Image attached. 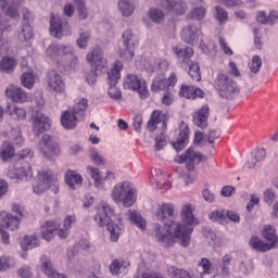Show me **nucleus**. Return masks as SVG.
Instances as JSON below:
<instances>
[{
    "label": "nucleus",
    "mask_w": 278,
    "mask_h": 278,
    "mask_svg": "<svg viewBox=\"0 0 278 278\" xmlns=\"http://www.w3.org/2000/svg\"><path fill=\"white\" fill-rule=\"evenodd\" d=\"M87 172L89 173L92 180H94L96 188H103V184L105 179L101 177V173L99 172V168L97 167H87Z\"/></svg>",
    "instance_id": "45"
},
{
    "label": "nucleus",
    "mask_w": 278,
    "mask_h": 278,
    "mask_svg": "<svg viewBox=\"0 0 278 278\" xmlns=\"http://www.w3.org/2000/svg\"><path fill=\"white\" fill-rule=\"evenodd\" d=\"M18 227H21V218L10 214L8 211L0 212V233L4 244H10V233L3 229L18 231Z\"/></svg>",
    "instance_id": "8"
},
{
    "label": "nucleus",
    "mask_w": 278,
    "mask_h": 278,
    "mask_svg": "<svg viewBox=\"0 0 278 278\" xmlns=\"http://www.w3.org/2000/svg\"><path fill=\"white\" fill-rule=\"evenodd\" d=\"M172 12H175L178 16L184 15L185 12H188V4L185 1H176L174 3V9Z\"/></svg>",
    "instance_id": "60"
},
{
    "label": "nucleus",
    "mask_w": 278,
    "mask_h": 278,
    "mask_svg": "<svg viewBox=\"0 0 278 278\" xmlns=\"http://www.w3.org/2000/svg\"><path fill=\"white\" fill-rule=\"evenodd\" d=\"M266 159V150L263 148L254 150L252 159L248 162V168H255L257 162H263Z\"/></svg>",
    "instance_id": "40"
},
{
    "label": "nucleus",
    "mask_w": 278,
    "mask_h": 278,
    "mask_svg": "<svg viewBox=\"0 0 278 278\" xmlns=\"http://www.w3.org/2000/svg\"><path fill=\"white\" fill-rule=\"evenodd\" d=\"M22 247L23 249H36V247H40V241L36 236H26L22 241Z\"/></svg>",
    "instance_id": "52"
},
{
    "label": "nucleus",
    "mask_w": 278,
    "mask_h": 278,
    "mask_svg": "<svg viewBox=\"0 0 278 278\" xmlns=\"http://www.w3.org/2000/svg\"><path fill=\"white\" fill-rule=\"evenodd\" d=\"M16 68V61L10 56H4L0 62V71L3 73H12Z\"/></svg>",
    "instance_id": "46"
},
{
    "label": "nucleus",
    "mask_w": 278,
    "mask_h": 278,
    "mask_svg": "<svg viewBox=\"0 0 278 278\" xmlns=\"http://www.w3.org/2000/svg\"><path fill=\"white\" fill-rule=\"evenodd\" d=\"M198 266L203 269L202 273H200L201 277H203V275H212V273H214V265L208 258H201L198 262Z\"/></svg>",
    "instance_id": "47"
},
{
    "label": "nucleus",
    "mask_w": 278,
    "mask_h": 278,
    "mask_svg": "<svg viewBox=\"0 0 278 278\" xmlns=\"http://www.w3.org/2000/svg\"><path fill=\"white\" fill-rule=\"evenodd\" d=\"M189 138H190V128L188 127V124H186L185 122H181L179 125L178 137L176 138L175 141H172V146L176 151H181L186 149Z\"/></svg>",
    "instance_id": "22"
},
{
    "label": "nucleus",
    "mask_w": 278,
    "mask_h": 278,
    "mask_svg": "<svg viewBox=\"0 0 278 278\" xmlns=\"http://www.w3.org/2000/svg\"><path fill=\"white\" fill-rule=\"evenodd\" d=\"M123 48H121L119 55L123 60H132L136 47H138V39L134 37V31L127 29L123 34Z\"/></svg>",
    "instance_id": "12"
},
{
    "label": "nucleus",
    "mask_w": 278,
    "mask_h": 278,
    "mask_svg": "<svg viewBox=\"0 0 278 278\" xmlns=\"http://www.w3.org/2000/svg\"><path fill=\"white\" fill-rule=\"evenodd\" d=\"M73 53V47L64 46L62 43H51L46 50V54L51 60H59L64 55H71Z\"/></svg>",
    "instance_id": "21"
},
{
    "label": "nucleus",
    "mask_w": 278,
    "mask_h": 278,
    "mask_svg": "<svg viewBox=\"0 0 278 278\" xmlns=\"http://www.w3.org/2000/svg\"><path fill=\"white\" fill-rule=\"evenodd\" d=\"M77 223V217L75 215H67L63 219V228L58 230V236L61 240L68 238V233H71V229H73V225Z\"/></svg>",
    "instance_id": "30"
},
{
    "label": "nucleus",
    "mask_w": 278,
    "mask_h": 278,
    "mask_svg": "<svg viewBox=\"0 0 278 278\" xmlns=\"http://www.w3.org/2000/svg\"><path fill=\"white\" fill-rule=\"evenodd\" d=\"M14 266V260L7 256L0 257V270H8V268Z\"/></svg>",
    "instance_id": "63"
},
{
    "label": "nucleus",
    "mask_w": 278,
    "mask_h": 278,
    "mask_svg": "<svg viewBox=\"0 0 278 278\" xmlns=\"http://www.w3.org/2000/svg\"><path fill=\"white\" fill-rule=\"evenodd\" d=\"M176 161L178 164H186L187 170H194L195 166H199L201 162H207V156L201 154L194 149L189 148L182 155H179Z\"/></svg>",
    "instance_id": "11"
},
{
    "label": "nucleus",
    "mask_w": 278,
    "mask_h": 278,
    "mask_svg": "<svg viewBox=\"0 0 278 278\" xmlns=\"http://www.w3.org/2000/svg\"><path fill=\"white\" fill-rule=\"evenodd\" d=\"M214 88L222 99H236L237 94H240V86L227 74H217Z\"/></svg>",
    "instance_id": "7"
},
{
    "label": "nucleus",
    "mask_w": 278,
    "mask_h": 278,
    "mask_svg": "<svg viewBox=\"0 0 278 278\" xmlns=\"http://www.w3.org/2000/svg\"><path fill=\"white\" fill-rule=\"evenodd\" d=\"M215 10V18L218 21L219 25H224L229 20V13L227 10L223 9V7L216 5Z\"/></svg>",
    "instance_id": "49"
},
{
    "label": "nucleus",
    "mask_w": 278,
    "mask_h": 278,
    "mask_svg": "<svg viewBox=\"0 0 278 278\" xmlns=\"http://www.w3.org/2000/svg\"><path fill=\"white\" fill-rule=\"evenodd\" d=\"M249 244L251 249H254V251H260L261 253H266V251H270L273 249V244L262 241V239H260L257 236H252Z\"/></svg>",
    "instance_id": "37"
},
{
    "label": "nucleus",
    "mask_w": 278,
    "mask_h": 278,
    "mask_svg": "<svg viewBox=\"0 0 278 278\" xmlns=\"http://www.w3.org/2000/svg\"><path fill=\"white\" fill-rule=\"evenodd\" d=\"M16 155V151L12 147V144L8 141H4L0 148V157L3 162H8V160H12Z\"/></svg>",
    "instance_id": "39"
},
{
    "label": "nucleus",
    "mask_w": 278,
    "mask_h": 278,
    "mask_svg": "<svg viewBox=\"0 0 278 278\" xmlns=\"http://www.w3.org/2000/svg\"><path fill=\"white\" fill-rule=\"evenodd\" d=\"M201 36H203V33L201 27L197 24H188L182 28L181 31V40H184L186 45H191L192 47L199 45Z\"/></svg>",
    "instance_id": "14"
},
{
    "label": "nucleus",
    "mask_w": 278,
    "mask_h": 278,
    "mask_svg": "<svg viewBox=\"0 0 278 278\" xmlns=\"http://www.w3.org/2000/svg\"><path fill=\"white\" fill-rule=\"evenodd\" d=\"M90 40V33H80L79 38L76 41L79 49H86L88 47V41Z\"/></svg>",
    "instance_id": "61"
},
{
    "label": "nucleus",
    "mask_w": 278,
    "mask_h": 278,
    "mask_svg": "<svg viewBox=\"0 0 278 278\" xmlns=\"http://www.w3.org/2000/svg\"><path fill=\"white\" fill-rule=\"evenodd\" d=\"M74 112L75 115L79 116L80 118H84L86 116V110H88V99L83 98L80 99L74 108L70 109Z\"/></svg>",
    "instance_id": "43"
},
{
    "label": "nucleus",
    "mask_w": 278,
    "mask_h": 278,
    "mask_svg": "<svg viewBox=\"0 0 278 278\" xmlns=\"http://www.w3.org/2000/svg\"><path fill=\"white\" fill-rule=\"evenodd\" d=\"M47 84L49 92L66 96V83H64V79H62V76L58 72L50 71L48 73Z\"/></svg>",
    "instance_id": "15"
},
{
    "label": "nucleus",
    "mask_w": 278,
    "mask_h": 278,
    "mask_svg": "<svg viewBox=\"0 0 278 278\" xmlns=\"http://www.w3.org/2000/svg\"><path fill=\"white\" fill-rule=\"evenodd\" d=\"M38 149L46 160H55L62 153L60 143L51 135L42 136Z\"/></svg>",
    "instance_id": "9"
},
{
    "label": "nucleus",
    "mask_w": 278,
    "mask_h": 278,
    "mask_svg": "<svg viewBox=\"0 0 278 278\" xmlns=\"http://www.w3.org/2000/svg\"><path fill=\"white\" fill-rule=\"evenodd\" d=\"M21 84L24 88L31 90V88H34V84H36V77L33 73H24L21 76Z\"/></svg>",
    "instance_id": "50"
},
{
    "label": "nucleus",
    "mask_w": 278,
    "mask_h": 278,
    "mask_svg": "<svg viewBox=\"0 0 278 278\" xmlns=\"http://www.w3.org/2000/svg\"><path fill=\"white\" fill-rule=\"evenodd\" d=\"M206 14L207 9H205L204 7H195L191 9L190 12L187 14V18H190L191 21H203Z\"/></svg>",
    "instance_id": "41"
},
{
    "label": "nucleus",
    "mask_w": 278,
    "mask_h": 278,
    "mask_svg": "<svg viewBox=\"0 0 278 278\" xmlns=\"http://www.w3.org/2000/svg\"><path fill=\"white\" fill-rule=\"evenodd\" d=\"M10 179H15V181H29L34 177V170H31V165L25 164L8 173Z\"/></svg>",
    "instance_id": "19"
},
{
    "label": "nucleus",
    "mask_w": 278,
    "mask_h": 278,
    "mask_svg": "<svg viewBox=\"0 0 278 278\" xmlns=\"http://www.w3.org/2000/svg\"><path fill=\"white\" fill-rule=\"evenodd\" d=\"M152 23H162L164 22V11L156 9V8H152L149 10L148 12Z\"/></svg>",
    "instance_id": "53"
},
{
    "label": "nucleus",
    "mask_w": 278,
    "mask_h": 278,
    "mask_svg": "<svg viewBox=\"0 0 278 278\" xmlns=\"http://www.w3.org/2000/svg\"><path fill=\"white\" fill-rule=\"evenodd\" d=\"M47 190H52L54 194L60 192V178L51 169H41L37 174V181L33 185L34 194H45Z\"/></svg>",
    "instance_id": "4"
},
{
    "label": "nucleus",
    "mask_w": 278,
    "mask_h": 278,
    "mask_svg": "<svg viewBox=\"0 0 278 278\" xmlns=\"http://www.w3.org/2000/svg\"><path fill=\"white\" fill-rule=\"evenodd\" d=\"M41 270L47 275L49 278H68L64 274H59L53 269V265L51 261L47 256L41 257Z\"/></svg>",
    "instance_id": "31"
},
{
    "label": "nucleus",
    "mask_w": 278,
    "mask_h": 278,
    "mask_svg": "<svg viewBox=\"0 0 278 278\" xmlns=\"http://www.w3.org/2000/svg\"><path fill=\"white\" fill-rule=\"evenodd\" d=\"M121 71H123V63L121 61L115 62L113 68L108 73L109 86H116L121 79Z\"/></svg>",
    "instance_id": "35"
},
{
    "label": "nucleus",
    "mask_w": 278,
    "mask_h": 278,
    "mask_svg": "<svg viewBox=\"0 0 278 278\" xmlns=\"http://www.w3.org/2000/svg\"><path fill=\"white\" fill-rule=\"evenodd\" d=\"M96 210L97 213L93 216V220L97 226L100 228L106 227L111 233V241L118 242V238L123 233V228H121L123 217L116 215V211L108 202H100Z\"/></svg>",
    "instance_id": "2"
},
{
    "label": "nucleus",
    "mask_w": 278,
    "mask_h": 278,
    "mask_svg": "<svg viewBox=\"0 0 278 278\" xmlns=\"http://www.w3.org/2000/svg\"><path fill=\"white\" fill-rule=\"evenodd\" d=\"M173 52L177 56L178 62H181V64H188L192 55H194V50L191 47L181 48L176 46L173 48Z\"/></svg>",
    "instance_id": "29"
},
{
    "label": "nucleus",
    "mask_w": 278,
    "mask_h": 278,
    "mask_svg": "<svg viewBox=\"0 0 278 278\" xmlns=\"http://www.w3.org/2000/svg\"><path fill=\"white\" fill-rule=\"evenodd\" d=\"M50 34L54 38H62V36L71 35V26L68 21L64 17L51 14L50 17Z\"/></svg>",
    "instance_id": "13"
},
{
    "label": "nucleus",
    "mask_w": 278,
    "mask_h": 278,
    "mask_svg": "<svg viewBox=\"0 0 278 278\" xmlns=\"http://www.w3.org/2000/svg\"><path fill=\"white\" fill-rule=\"evenodd\" d=\"M253 273V261L244 258L239 263V275H251Z\"/></svg>",
    "instance_id": "48"
},
{
    "label": "nucleus",
    "mask_w": 278,
    "mask_h": 278,
    "mask_svg": "<svg viewBox=\"0 0 278 278\" xmlns=\"http://www.w3.org/2000/svg\"><path fill=\"white\" fill-rule=\"evenodd\" d=\"M84 179L77 172L74 170H67L65 174V184L71 188V190H76V188H79L81 186Z\"/></svg>",
    "instance_id": "32"
},
{
    "label": "nucleus",
    "mask_w": 278,
    "mask_h": 278,
    "mask_svg": "<svg viewBox=\"0 0 278 278\" xmlns=\"http://www.w3.org/2000/svg\"><path fill=\"white\" fill-rule=\"evenodd\" d=\"M189 75L193 81H201V70L198 63H191L189 65Z\"/></svg>",
    "instance_id": "58"
},
{
    "label": "nucleus",
    "mask_w": 278,
    "mask_h": 278,
    "mask_svg": "<svg viewBox=\"0 0 278 278\" xmlns=\"http://www.w3.org/2000/svg\"><path fill=\"white\" fill-rule=\"evenodd\" d=\"M176 85L177 75H175V73H172L168 79L164 76H156L151 84V90L152 92H161V90H170V88H175Z\"/></svg>",
    "instance_id": "17"
},
{
    "label": "nucleus",
    "mask_w": 278,
    "mask_h": 278,
    "mask_svg": "<svg viewBox=\"0 0 278 278\" xmlns=\"http://www.w3.org/2000/svg\"><path fill=\"white\" fill-rule=\"evenodd\" d=\"M79 121H81V117L75 114L71 109H67L61 114V124L64 129H75Z\"/></svg>",
    "instance_id": "25"
},
{
    "label": "nucleus",
    "mask_w": 278,
    "mask_h": 278,
    "mask_svg": "<svg viewBox=\"0 0 278 278\" xmlns=\"http://www.w3.org/2000/svg\"><path fill=\"white\" fill-rule=\"evenodd\" d=\"M24 22L18 31V40L21 42H26V47L29 46V41L34 38V28L29 25V21H31V13L27 9L23 11Z\"/></svg>",
    "instance_id": "16"
},
{
    "label": "nucleus",
    "mask_w": 278,
    "mask_h": 278,
    "mask_svg": "<svg viewBox=\"0 0 278 278\" xmlns=\"http://www.w3.org/2000/svg\"><path fill=\"white\" fill-rule=\"evenodd\" d=\"M160 123H162V127H166V113L155 110L152 112L151 119L148 122V129L155 131Z\"/></svg>",
    "instance_id": "28"
},
{
    "label": "nucleus",
    "mask_w": 278,
    "mask_h": 278,
    "mask_svg": "<svg viewBox=\"0 0 278 278\" xmlns=\"http://www.w3.org/2000/svg\"><path fill=\"white\" fill-rule=\"evenodd\" d=\"M58 229V226L53 222H46L43 226L41 227V236L43 240H47L49 242L50 240H53V233H55Z\"/></svg>",
    "instance_id": "38"
},
{
    "label": "nucleus",
    "mask_w": 278,
    "mask_h": 278,
    "mask_svg": "<svg viewBox=\"0 0 278 278\" xmlns=\"http://www.w3.org/2000/svg\"><path fill=\"white\" fill-rule=\"evenodd\" d=\"M150 181L151 184H154L156 188H159V190H170L172 188L170 176L162 172V169H157V168L152 169Z\"/></svg>",
    "instance_id": "18"
},
{
    "label": "nucleus",
    "mask_w": 278,
    "mask_h": 278,
    "mask_svg": "<svg viewBox=\"0 0 278 278\" xmlns=\"http://www.w3.org/2000/svg\"><path fill=\"white\" fill-rule=\"evenodd\" d=\"M89 156L90 160L97 164V166H103V164H105V159H103L97 149H91Z\"/></svg>",
    "instance_id": "59"
},
{
    "label": "nucleus",
    "mask_w": 278,
    "mask_h": 278,
    "mask_svg": "<svg viewBox=\"0 0 278 278\" xmlns=\"http://www.w3.org/2000/svg\"><path fill=\"white\" fill-rule=\"evenodd\" d=\"M226 216L227 213L223 208L215 210L208 215L211 220H225Z\"/></svg>",
    "instance_id": "62"
},
{
    "label": "nucleus",
    "mask_w": 278,
    "mask_h": 278,
    "mask_svg": "<svg viewBox=\"0 0 278 278\" xmlns=\"http://www.w3.org/2000/svg\"><path fill=\"white\" fill-rule=\"evenodd\" d=\"M181 223H176L173 228L174 240L181 247L190 244V236L194 231V225H199V219L194 216V207L192 204H185L180 212Z\"/></svg>",
    "instance_id": "3"
},
{
    "label": "nucleus",
    "mask_w": 278,
    "mask_h": 278,
    "mask_svg": "<svg viewBox=\"0 0 278 278\" xmlns=\"http://www.w3.org/2000/svg\"><path fill=\"white\" fill-rule=\"evenodd\" d=\"M157 220H161L164 226L154 224V237L155 240L162 244V247L168 248L175 244V236H173V229H175V204L163 203L159 206L156 213Z\"/></svg>",
    "instance_id": "1"
},
{
    "label": "nucleus",
    "mask_w": 278,
    "mask_h": 278,
    "mask_svg": "<svg viewBox=\"0 0 278 278\" xmlns=\"http://www.w3.org/2000/svg\"><path fill=\"white\" fill-rule=\"evenodd\" d=\"M117 8L122 16L125 18H129V16H131L136 10V5H134L131 0H118Z\"/></svg>",
    "instance_id": "36"
},
{
    "label": "nucleus",
    "mask_w": 278,
    "mask_h": 278,
    "mask_svg": "<svg viewBox=\"0 0 278 278\" xmlns=\"http://www.w3.org/2000/svg\"><path fill=\"white\" fill-rule=\"evenodd\" d=\"M249 68L251 73L257 75V73H260V68H262V58H260L258 55H254L249 63Z\"/></svg>",
    "instance_id": "57"
},
{
    "label": "nucleus",
    "mask_w": 278,
    "mask_h": 278,
    "mask_svg": "<svg viewBox=\"0 0 278 278\" xmlns=\"http://www.w3.org/2000/svg\"><path fill=\"white\" fill-rule=\"evenodd\" d=\"M124 88L127 90H134L138 92L141 99L149 97V89L147 88V81L142 77L136 74H128L124 79Z\"/></svg>",
    "instance_id": "10"
},
{
    "label": "nucleus",
    "mask_w": 278,
    "mask_h": 278,
    "mask_svg": "<svg viewBox=\"0 0 278 278\" xmlns=\"http://www.w3.org/2000/svg\"><path fill=\"white\" fill-rule=\"evenodd\" d=\"M256 22L261 25H276L278 23V11L271 10L268 14L264 11H257L256 13Z\"/></svg>",
    "instance_id": "27"
},
{
    "label": "nucleus",
    "mask_w": 278,
    "mask_h": 278,
    "mask_svg": "<svg viewBox=\"0 0 278 278\" xmlns=\"http://www.w3.org/2000/svg\"><path fill=\"white\" fill-rule=\"evenodd\" d=\"M179 94L185 99H197V97H199V99H203L205 97V91L199 87L182 85L180 87Z\"/></svg>",
    "instance_id": "26"
},
{
    "label": "nucleus",
    "mask_w": 278,
    "mask_h": 278,
    "mask_svg": "<svg viewBox=\"0 0 278 278\" xmlns=\"http://www.w3.org/2000/svg\"><path fill=\"white\" fill-rule=\"evenodd\" d=\"M49 127H51V119L47 117V115L42 113H37L33 117V131L36 136L45 134V131H47Z\"/></svg>",
    "instance_id": "23"
},
{
    "label": "nucleus",
    "mask_w": 278,
    "mask_h": 278,
    "mask_svg": "<svg viewBox=\"0 0 278 278\" xmlns=\"http://www.w3.org/2000/svg\"><path fill=\"white\" fill-rule=\"evenodd\" d=\"M193 123L200 129L207 127V119L210 118V105L204 104L201 109L192 114Z\"/></svg>",
    "instance_id": "24"
},
{
    "label": "nucleus",
    "mask_w": 278,
    "mask_h": 278,
    "mask_svg": "<svg viewBox=\"0 0 278 278\" xmlns=\"http://www.w3.org/2000/svg\"><path fill=\"white\" fill-rule=\"evenodd\" d=\"M233 257H231V255L226 254L222 257L220 261V277L227 278L229 277V275H231V273L229 271V266H231V262H232Z\"/></svg>",
    "instance_id": "42"
},
{
    "label": "nucleus",
    "mask_w": 278,
    "mask_h": 278,
    "mask_svg": "<svg viewBox=\"0 0 278 278\" xmlns=\"http://www.w3.org/2000/svg\"><path fill=\"white\" fill-rule=\"evenodd\" d=\"M73 1L78 10L79 18H83V20L88 18V10L86 9V1L85 0H73Z\"/></svg>",
    "instance_id": "55"
},
{
    "label": "nucleus",
    "mask_w": 278,
    "mask_h": 278,
    "mask_svg": "<svg viewBox=\"0 0 278 278\" xmlns=\"http://www.w3.org/2000/svg\"><path fill=\"white\" fill-rule=\"evenodd\" d=\"M111 199L114 203H122L123 207H132L138 201V192L129 181L118 182L111 192Z\"/></svg>",
    "instance_id": "5"
},
{
    "label": "nucleus",
    "mask_w": 278,
    "mask_h": 278,
    "mask_svg": "<svg viewBox=\"0 0 278 278\" xmlns=\"http://www.w3.org/2000/svg\"><path fill=\"white\" fill-rule=\"evenodd\" d=\"M5 5H8V1L0 0V8L5 11L7 16H10L11 18H17L18 16V9L16 7H8L5 10Z\"/></svg>",
    "instance_id": "56"
},
{
    "label": "nucleus",
    "mask_w": 278,
    "mask_h": 278,
    "mask_svg": "<svg viewBox=\"0 0 278 278\" xmlns=\"http://www.w3.org/2000/svg\"><path fill=\"white\" fill-rule=\"evenodd\" d=\"M9 114L10 116H16L20 121H25V118H27V111L16 105L9 106Z\"/></svg>",
    "instance_id": "54"
},
{
    "label": "nucleus",
    "mask_w": 278,
    "mask_h": 278,
    "mask_svg": "<svg viewBox=\"0 0 278 278\" xmlns=\"http://www.w3.org/2000/svg\"><path fill=\"white\" fill-rule=\"evenodd\" d=\"M126 216L129 218L130 223H132V225H136V227L141 229V231H144V229H147V220L142 218L140 212L128 210Z\"/></svg>",
    "instance_id": "34"
},
{
    "label": "nucleus",
    "mask_w": 278,
    "mask_h": 278,
    "mask_svg": "<svg viewBox=\"0 0 278 278\" xmlns=\"http://www.w3.org/2000/svg\"><path fill=\"white\" fill-rule=\"evenodd\" d=\"M108 94L111 97V99L115 100H118L122 97L121 90L117 89L116 85H110Z\"/></svg>",
    "instance_id": "64"
},
{
    "label": "nucleus",
    "mask_w": 278,
    "mask_h": 278,
    "mask_svg": "<svg viewBox=\"0 0 278 278\" xmlns=\"http://www.w3.org/2000/svg\"><path fill=\"white\" fill-rule=\"evenodd\" d=\"M5 97L11 99L14 103H27V101H29V93L16 85L8 86Z\"/></svg>",
    "instance_id": "20"
},
{
    "label": "nucleus",
    "mask_w": 278,
    "mask_h": 278,
    "mask_svg": "<svg viewBox=\"0 0 278 278\" xmlns=\"http://www.w3.org/2000/svg\"><path fill=\"white\" fill-rule=\"evenodd\" d=\"M168 273L172 278H192V276H190V273H188V270L178 268L176 266L169 267Z\"/></svg>",
    "instance_id": "51"
},
{
    "label": "nucleus",
    "mask_w": 278,
    "mask_h": 278,
    "mask_svg": "<svg viewBox=\"0 0 278 278\" xmlns=\"http://www.w3.org/2000/svg\"><path fill=\"white\" fill-rule=\"evenodd\" d=\"M10 29V23L8 20L2 18L0 16V53H5L8 51V45L3 41V31H8Z\"/></svg>",
    "instance_id": "44"
},
{
    "label": "nucleus",
    "mask_w": 278,
    "mask_h": 278,
    "mask_svg": "<svg viewBox=\"0 0 278 278\" xmlns=\"http://www.w3.org/2000/svg\"><path fill=\"white\" fill-rule=\"evenodd\" d=\"M86 60L91 66V72L86 76L87 84L94 86L97 84V77L102 75L105 66H108V59L103 56L101 49H94L87 53Z\"/></svg>",
    "instance_id": "6"
},
{
    "label": "nucleus",
    "mask_w": 278,
    "mask_h": 278,
    "mask_svg": "<svg viewBox=\"0 0 278 278\" xmlns=\"http://www.w3.org/2000/svg\"><path fill=\"white\" fill-rule=\"evenodd\" d=\"M262 236L267 240V244H271V249H275V244L278 242L277 229L273 225H265L262 231Z\"/></svg>",
    "instance_id": "33"
}]
</instances>
